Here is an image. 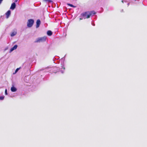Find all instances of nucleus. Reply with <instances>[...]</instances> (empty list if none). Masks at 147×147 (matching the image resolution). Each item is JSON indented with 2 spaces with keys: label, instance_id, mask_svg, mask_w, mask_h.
I'll return each mask as SVG.
<instances>
[{
  "label": "nucleus",
  "instance_id": "6ab92c4d",
  "mask_svg": "<svg viewBox=\"0 0 147 147\" xmlns=\"http://www.w3.org/2000/svg\"><path fill=\"white\" fill-rule=\"evenodd\" d=\"M83 19V18H80V20H81Z\"/></svg>",
  "mask_w": 147,
  "mask_h": 147
},
{
  "label": "nucleus",
  "instance_id": "7ed1b4c3",
  "mask_svg": "<svg viewBox=\"0 0 147 147\" xmlns=\"http://www.w3.org/2000/svg\"><path fill=\"white\" fill-rule=\"evenodd\" d=\"M34 22V20L32 19L28 20L27 22V27L29 28L32 27L33 24Z\"/></svg>",
  "mask_w": 147,
  "mask_h": 147
},
{
  "label": "nucleus",
  "instance_id": "aec40b11",
  "mask_svg": "<svg viewBox=\"0 0 147 147\" xmlns=\"http://www.w3.org/2000/svg\"><path fill=\"white\" fill-rule=\"evenodd\" d=\"M129 3L127 4V5L128 6L129 5Z\"/></svg>",
  "mask_w": 147,
  "mask_h": 147
},
{
  "label": "nucleus",
  "instance_id": "1a4fd4ad",
  "mask_svg": "<svg viewBox=\"0 0 147 147\" xmlns=\"http://www.w3.org/2000/svg\"><path fill=\"white\" fill-rule=\"evenodd\" d=\"M11 91L12 92H15L17 90L16 88L13 86L11 87Z\"/></svg>",
  "mask_w": 147,
  "mask_h": 147
},
{
  "label": "nucleus",
  "instance_id": "412c9836",
  "mask_svg": "<svg viewBox=\"0 0 147 147\" xmlns=\"http://www.w3.org/2000/svg\"><path fill=\"white\" fill-rule=\"evenodd\" d=\"M92 25L94 26H95V24H93Z\"/></svg>",
  "mask_w": 147,
  "mask_h": 147
},
{
  "label": "nucleus",
  "instance_id": "dca6fc26",
  "mask_svg": "<svg viewBox=\"0 0 147 147\" xmlns=\"http://www.w3.org/2000/svg\"><path fill=\"white\" fill-rule=\"evenodd\" d=\"M5 94L6 95L7 94V89H6L5 90Z\"/></svg>",
  "mask_w": 147,
  "mask_h": 147
},
{
  "label": "nucleus",
  "instance_id": "4468645a",
  "mask_svg": "<svg viewBox=\"0 0 147 147\" xmlns=\"http://www.w3.org/2000/svg\"><path fill=\"white\" fill-rule=\"evenodd\" d=\"M20 68H17L15 70V72L13 73V74H16L19 70Z\"/></svg>",
  "mask_w": 147,
  "mask_h": 147
},
{
  "label": "nucleus",
  "instance_id": "a211bd4d",
  "mask_svg": "<svg viewBox=\"0 0 147 147\" xmlns=\"http://www.w3.org/2000/svg\"><path fill=\"white\" fill-rule=\"evenodd\" d=\"M18 0H15V2H17L18 1Z\"/></svg>",
  "mask_w": 147,
  "mask_h": 147
},
{
  "label": "nucleus",
  "instance_id": "2eb2a0df",
  "mask_svg": "<svg viewBox=\"0 0 147 147\" xmlns=\"http://www.w3.org/2000/svg\"><path fill=\"white\" fill-rule=\"evenodd\" d=\"M4 96H0V100H3L4 99Z\"/></svg>",
  "mask_w": 147,
  "mask_h": 147
},
{
  "label": "nucleus",
  "instance_id": "0eeeda50",
  "mask_svg": "<svg viewBox=\"0 0 147 147\" xmlns=\"http://www.w3.org/2000/svg\"><path fill=\"white\" fill-rule=\"evenodd\" d=\"M36 28H38L39 27V25L40 24V20H37L36 22Z\"/></svg>",
  "mask_w": 147,
  "mask_h": 147
},
{
  "label": "nucleus",
  "instance_id": "39448f33",
  "mask_svg": "<svg viewBox=\"0 0 147 147\" xmlns=\"http://www.w3.org/2000/svg\"><path fill=\"white\" fill-rule=\"evenodd\" d=\"M16 5L15 3H13L11 4L10 9L12 10H13L15 8Z\"/></svg>",
  "mask_w": 147,
  "mask_h": 147
},
{
  "label": "nucleus",
  "instance_id": "f8f14e48",
  "mask_svg": "<svg viewBox=\"0 0 147 147\" xmlns=\"http://www.w3.org/2000/svg\"><path fill=\"white\" fill-rule=\"evenodd\" d=\"M16 34V32H12L11 34V36H14Z\"/></svg>",
  "mask_w": 147,
  "mask_h": 147
},
{
  "label": "nucleus",
  "instance_id": "f03ea898",
  "mask_svg": "<svg viewBox=\"0 0 147 147\" xmlns=\"http://www.w3.org/2000/svg\"><path fill=\"white\" fill-rule=\"evenodd\" d=\"M46 38L47 37L45 36L42 37H39L37 38L34 42L35 43L43 42L46 40Z\"/></svg>",
  "mask_w": 147,
  "mask_h": 147
},
{
  "label": "nucleus",
  "instance_id": "9b49d317",
  "mask_svg": "<svg viewBox=\"0 0 147 147\" xmlns=\"http://www.w3.org/2000/svg\"><path fill=\"white\" fill-rule=\"evenodd\" d=\"M43 1L47 3H51L53 2V1L51 0H43Z\"/></svg>",
  "mask_w": 147,
  "mask_h": 147
},
{
  "label": "nucleus",
  "instance_id": "ddd939ff",
  "mask_svg": "<svg viewBox=\"0 0 147 147\" xmlns=\"http://www.w3.org/2000/svg\"><path fill=\"white\" fill-rule=\"evenodd\" d=\"M67 5L69 6H70V7H76L75 6H74V5H72V4H71L70 3H67Z\"/></svg>",
  "mask_w": 147,
  "mask_h": 147
},
{
  "label": "nucleus",
  "instance_id": "9d476101",
  "mask_svg": "<svg viewBox=\"0 0 147 147\" xmlns=\"http://www.w3.org/2000/svg\"><path fill=\"white\" fill-rule=\"evenodd\" d=\"M47 34L49 36H51L52 34V32L51 30H49L47 32Z\"/></svg>",
  "mask_w": 147,
  "mask_h": 147
},
{
  "label": "nucleus",
  "instance_id": "f3484780",
  "mask_svg": "<svg viewBox=\"0 0 147 147\" xmlns=\"http://www.w3.org/2000/svg\"><path fill=\"white\" fill-rule=\"evenodd\" d=\"M3 0H0V4L1 3V2Z\"/></svg>",
  "mask_w": 147,
  "mask_h": 147
},
{
  "label": "nucleus",
  "instance_id": "6e6552de",
  "mask_svg": "<svg viewBox=\"0 0 147 147\" xmlns=\"http://www.w3.org/2000/svg\"><path fill=\"white\" fill-rule=\"evenodd\" d=\"M11 14V11L10 10H8L6 13V18H8Z\"/></svg>",
  "mask_w": 147,
  "mask_h": 147
},
{
  "label": "nucleus",
  "instance_id": "f257e3e1",
  "mask_svg": "<svg viewBox=\"0 0 147 147\" xmlns=\"http://www.w3.org/2000/svg\"><path fill=\"white\" fill-rule=\"evenodd\" d=\"M95 13H96L94 11H88L82 13L81 16L84 17V19H85L90 18V16Z\"/></svg>",
  "mask_w": 147,
  "mask_h": 147
},
{
  "label": "nucleus",
  "instance_id": "20e7f679",
  "mask_svg": "<svg viewBox=\"0 0 147 147\" xmlns=\"http://www.w3.org/2000/svg\"><path fill=\"white\" fill-rule=\"evenodd\" d=\"M62 65V66H61V67H62L61 69H63V70H61L59 68H57V70L59 71H61V73L63 74L64 73V71L65 69V68L64 67V63H63V64ZM55 68H57L56 67H55Z\"/></svg>",
  "mask_w": 147,
  "mask_h": 147
},
{
  "label": "nucleus",
  "instance_id": "4be33fe9",
  "mask_svg": "<svg viewBox=\"0 0 147 147\" xmlns=\"http://www.w3.org/2000/svg\"><path fill=\"white\" fill-rule=\"evenodd\" d=\"M122 2L123 3V1L122 0Z\"/></svg>",
  "mask_w": 147,
  "mask_h": 147
},
{
  "label": "nucleus",
  "instance_id": "423d86ee",
  "mask_svg": "<svg viewBox=\"0 0 147 147\" xmlns=\"http://www.w3.org/2000/svg\"><path fill=\"white\" fill-rule=\"evenodd\" d=\"M17 47H18V46L17 45H15L13 47L11 48L10 49V52H11L12 51H13L14 50L16 49L17 48Z\"/></svg>",
  "mask_w": 147,
  "mask_h": 147
}]
</instances>
